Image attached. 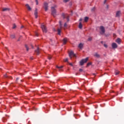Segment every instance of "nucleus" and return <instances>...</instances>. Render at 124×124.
Listing matches in <instances>:
<instances>
[{"mask_svg": "<svg viewBox=\"0 0 124 124\" xmlns=\"http://www.w3.org/2000/svg\"><path fill=\"white\" fill-rule=\"evenodd\" d=\"M100 30L101 31L100 32V34H104L105 33V29L103 26H100Z\"/></svg>", "mask_w": 124, "mask_h": 124, "instance_id": "6", "label": "nucleus"}, {"mask_svg": "<svg viewBox=\"0 0 124 124\" xmlns=\"http://www.w3.org/2000/svg\"><path fill=\"white\" fill-rule=\"evenodd\" d=\"M93 39L92 38V37H89V38H88V41H92V40Z\"/></svg>", "mask_w": 124, "mask_h": 124, "instance_id": "31", "label": "nucleus"}, {"mask_svg": "<svg viewBox=\"0 0 124 124\" xmlns=\"http://www.w3.org/2000/svg\"><path fill=\"white\" fill-rule=\"evenodd\" d=\"M63 19H66L67 22H69V16L66 14H62V15Z\"/></svg>", "mask_w": 124, "mask_h": 124, "instance_id": "3", "label": "nucleus"}, {"mask_svg": "<svg viewBox=\"0 0 124 124\" xmlns=\"http://www.w3.org/2000/svg\"><path fill=\"white\" fill-rule=\"evenodd\" d=\"M36 5H37L38 4V1L37 0H36Z\"/></svg>", "mask_w": 124, "mask_h": 124, "instance_id": "37", "label": "nucleus"}, {"mask_svg": "<svg viewBox=\"0 0 124 124\" xmlns=\"http://www.w3.org/2000/svg\"><path fill=\"white\" fill-rule=\"evenodd\" d=\"M88 21H89V17L86 16V17L84 18V21H85V22H88Z\"/></svg>", "mask_w": 124, "mask_h": 124, "instance_id": "19", "label": "nucleus"}, {"mask_svg": "<svg viewBox=\"0 0 124 124\" xmlns=\"http://www.w3.org/2000/svg\"><path fill=\"white\" fill-rule=\"evenodd\" d=\"M89 61V57H87L85 59H82L79 62L80 65H84V63H86Z\"/></svg>", "mask_w": 124, "mask_h": 124, "instance_id": "2", "label": "nucleus"}, {"mask_svg": "<svg viewBox=\"0 0 124 124\" xmlns=\"http://www.w3.org/2000/svg\"><path fill=\"white\" fill-rule=\"evenodd\" d=\"M116 42L118 43V44H121V39L120 38H118L116 40Z\"/></svg>", "mask_w": 124, "mask_h": 124, "instance_id": "17", "label": "nucleus"}, {"mask_svg": "<svg viewBox=\"0 0 124 124\" xmlns=\"http://www.w3.org/2000/svg\"><path fill=\"white\" fill-rule=\"evenodd\" d=\"M119 74H120V71H115V75H119Z\"/></svg>", "mask_w": 124, "mask_h": 124, "instance_id": "25", "label": "nucleus"}, {"mask_svg": "<svg viewBox=\"0 0 124 124\" xmlns=\"http://www.w3.org/2000/svg\"><path fill=\"white\" fill-rule=\"evenodd\" d=\"M2 121H3V122H4V123H5V122H6L7 121V120L5 118H3Z\"/></svg>", "mask_w": 124, "mask_h": 124, "instance_id": "26", "label": "nucleus"}, {"mask_svg": "<svg viewBox=\"0 0 124 124\" xmlns=\"http://www.w3.org/2000/svg\"><path fill=\"white\" fill-rule=\"evenodd\" d=\"M83 46H84V44L82 43H80L78 45V48H79V49H83Z\"/></svg>", "mask_w": 124, "mask_h": 124, "instance_id": "15", "label": "nucleus"}, {"mask_svg": "<svg viewBox=\"0 0 124 124\" xmlns=\"http://www.w3.org/2000/svg\"><path fill=\"white\" fill-rule=\"evenodd\" d=\"M101 43H103V42L102 41Z\"/></svg>", "mask_w": 124, "mask_h": 124, "instance_id": "49", "label": "nucleus"}, {"mask_svg": "<svg viewBox=\"0 0 124 124\" xmlns=\"http://www.w3.org/2000/svg\"><path fill=\"white\" fill-rule=\"evenodd\" d=\"M90 65H92V62H88L87 64V67H89Z\"/></svg>", "mask_w": 124, "mask_h": 124, "instance_id": "24", "label": "nucleus"}, {"mask_svg": "<svg viewBox=\"0 0 124 124\" xmlns=\"http://www.w3.org/2000/svg\"><path fill=\"white\" fill-rule=\"evenodd\" d=\"M79 71L80 72H82V71H83V69H79Z\"/></svg>", "mask_w": 124, "mask_h": 124, "instance_id": "38", "label": "nucleus"}, {"mask_svg": "<svg viewBox=\"0 0 124 124\" xmlns=\"http://www.w3.org/2000/svg\"><path fill=\"white\" fill-rule=\"evenodd\" d=\"M47 58H48V59L50 60H51V59H52V56H51V55H48V56H47Z\"/></svg>", "mask_w": 124, "mask_h": 124, "instance_id": "28", "label": "nucleus"}, {"mask_svg": "<svg viewBox=\"0 0 124 124\" xmlns=\"http://www.w3.org/2000/svg\"><path fill=\"white\" fill-rule=\"evenodd\" d=\"M57 31H58V34H59V35H61V32L62 31L61 29H58V30H57Z\"/></svg>", "mask_w": 124, "mask_h": 124, "instance_id": "20", "label": "nucleus"}, {"mask_svg": "<svg viewBox=\"0 0 124 124\" xmlns=\"http://www.w3.org/2000/svg\"><path fill=\"white\" fill-rule=\"evenodd\" d=\"M82 18H80V19H79V22H81V21H82Z\"/></svg>", "mask_w": 124, "mask_h": 124, "instance_id": "43", "label": "nucleus"}, {"mask_svg": "<svg viewBox=\"0 0 124 124\" xmlns=\"http://www.w3.org/2000/svg\"><path fill=\"white\" fill-rule=\"evenodd\" d=\"M10 36H11V38H12V39H13L15 37V34H11L10 35Z\"/></svg>", "mask_w": 124, "mask_h": 124, "instance_id": "23", "label": "nucleus"}, {"mask_svg": "<svg viewBox=\"0 0 124 124\" xmlns=\"http://www.w3.org/2000/svg\"><path fill=\"white\" fill-rule=\"evenodd\" d=\"M113 36H114V37H116V34L114 33L113 34Z\"/></svg>", "mask_w": 124, "mask_h": 124, "instance_id": "42", "label": "nucleus"}, {"mask_svg": "<svg viewBox=\"0 0 124 124\" xmlns=\"http://www.w3.org/2000/svg\"><path fill=\"white\" fill-rule=\"evenodd\" d=\"M69 64L71 66H73V64H72V63H70Z\"/></svg>", "mask_w": 124, "mask_h": 124, "instance_id": "40", "label": "nucleus"}, {"mask_svg": "<svg viewBox=\"0 0 124 124\" xmlns=\"http://www.w3.org/2000/svg\"><path fill=\"white\" fill-rule=\"evenodd\" d=\"M106 1H107V0H105L104 1V4H105V3H106Z\"/></svg>", "mask_w": 124, "mask_h": 124, "instance_id": "41", "label": "nucleus"}, {"mask_svg": "<svg viewBox=\"0 0 124 124\" xmlns=\"http://www.w3.org/2000/svg\"><path fill=\"white\" fill-rule=\"evenodd\" d=\"M25 48H26L27 51H29V47L28 46V45H25Z\"/></svg>", "mask_w": 124, "mask_h": 124, "instance_id": "27", "label": "nucleus"}, {"mask_svg": "<svg viewBox=\"0 0 124 124\" xmlns=\"http://www.w3.org/2000/svg\"><path fill=\"white\" fill-rule=\"evenodd\" d=\"M67 61H68V59H67V58H66L64 60V61L65 62H67Z\"/></svg>", "mask_w": 124, "mask_h": 124, "instance_id": "36", "label": "nucleus"}, {"mask_svg": "<svg viewBox=\"0 0 124 124\" xmlns=\"http://www.w3.org/2000/svg\"><path fill=\"white\" fill-rule=\"evenodd\" d=\"M51 15L53 16V17H56V15H57V10L56 8H57V5H54L53 7H51Z\"/></svg>", "mask_w": 124, "mask_h": 124, "instance_id": "1", "label": "nucleus"}, {"mask_svg": "<svg viewBox=\"0 0 124 124\" xmlns=\"http://www.w3.org/2000/svg\"><path fill=\"white\" fill-rule=\"evenodd\" d=\"M20 81H21V82H23V80H21Z\"/></svg>", "mask_w": 124, "mask_h": 124, "instance_id": "48", "label": "nucleus"}, {"mask_svg": "<svg viewBox=\"0 0 124 124\" xmlns=\"http://www.w3.org/2000/svg\"><path fill=\"white\" fill-rule=\"evenodd\" d=\"M93 56H94V57H95V58H100V55L98 53H97L96 52H95L93 54Z\"/></svg>", "mask_w": 124, "mask_h": 124, "instance_id": "11", "label": "nucleus"}, {"mask_svg": "<svg viewBox=\"0 0 124 124\" xmlns=\"http://www.w3.org/2000/svg\"><path fill=\"white\" fill-rule=\"evenodd\" d=\"M111 46L113 49H116V48H118V45L117 44H116V43H112Z\"/></svg>", "mask_w": 124, "mask_h": 124, "instance_id": "7", "label": "nucleus"}, {"mask_svg": "<svg viewBox=\"0 0 124 124\" xmlns=\"http://www.w3.org/2000/svg\"><path fill=\"white\" fill-rule=\"evenodd\" d=\"M70 0H63V2H68Z\"/></svg>", "mask_w": 124, "mask_h": 124, "instance_id": "29", "label": "nucleus"}, {"mask_svg": "<svg viewBox=\"0 0 124 124\" xmlns=\"http://www.w3.org/2000/svg\"><path fill=\"white\" fill-rule=\"evenodd\" d=\"M31 60H33V58L32 57L30 58Z\"/></svg>", "mask_w": 124, "mask_h": 124, "instance_id": "45", "label": "nucleus"}, {"mask_svg": "<svg viewBox=\"0 0 124 124\" xmlns=\"http://www.w3.org/2000/svg\"><path fill=\"white\" fill-rule=\"evenodd\" d=\"M16 80V81H18V80H19V78H17Z\"/></svg>", "mask_w": 124, "mask_h": 124, "instance_id": "46", "label": "nucleus"}, {"mask_svg": "<svg viewBox=\"0 0 124 124\" xmlns=\"http://www.w3.org/2000/svg\"><path fill=\"white\" fill-rule=\"evenodd\" d=\"M69 57L70 59H72V58H76V54H74V52L72 51H71L69 53Z\"/></svg>", "mask_w": 124, "mask_h": 124, "instance_id": "4", "label": "nucleus"}, {"mask_svg": "<svg viewBox=\"0 0 124 124\" xmlns=\"http://www.w3.org/2000/svg\"><path fill=\"white\" fill-rule=\"evenodd\" d=\"M44 8H45V11H47V10H48V3H44Z\"/></svg>", "mask_w": 124, "mask_h": 124, "instance_id": "9", "label": "nucleus"}, {"mask_svg": "<svg viewBox=\"0 0 124 124\" xmlns=\"http://www.w3.org/2000/svg\"><path fill=\"white\" fill-rule=\"evenodd\" d=\"M16 28V25L14 24L13 27V29H15Z\"/></svg>", "mask_w": 124, "mask_h": 124, "instance_id": "35", "label": "nucleus"}, {"mask_svg": "<svg viewBox=\"0 0 124 124\" xmlns=\"http://www.w3.org/2000/svg\"><path fill=\"white\" fill-rule=\"evenodd\" d=\"M59 23H60L61 28H62V21H59Z\"/></svg>", "mask_w": 124, "mask_h": 124, "instance_id": "33", "label": "nucleus"}, {"mask_svg": "<svg viewBox=\"0 0 124 124\" xmlns=\"http://www.w3.org/2000/svg\"><path fill=\"white\" fill-rule=\"evenodd\" d=\"M9 10H10V8H3L2 9V11L4 12V11H9Z\"/></svg>", "mask_w": 124, "mask_h": 124, "instance_id": "16", "label": "nucleus"}, {"mask_svg": "<svg viewBox=\"0 0 124 124\" xmlns=\"http://www.w3.org/2000/svg\"><path fill=\"white\" fill-rule=\"evenodd\" d=\"M104 47H105V48H108V46L107 44H104Z\"/></svg>", "mask_w": 124, "mask_h": 124, "instance_id": "32", "label": "nucleus"}, {"mask_svg": "<svg viewBox=\"0 0 124 124\" xmlns=\"http://www.w3.org/2000/svg\"><path fill=\"white\" fill-rule=\"evenodd\" d=\"M4 77H5V78H10V79H12V77L7 76L6 74L4 75Z\"/></svg>", "mask_w": 124, "mask_h": 124, "instance_id": "22", "label": "nucleus"}, {"mask_svg": "<svg viewBox=\"0 0 124 124\" xmlns=\"http://www.w3.org/2000/svg\"><path fill=\"white\" fill-rule=\"evenodd\" d=\"M121 11H118L117 12H116L115 16L117 17V18H119L120 16H121Z\"/></svg>", "mask_w": 124, "mask_h": 124, "instance_id": "8", "label": "nucleus"}, {"mask_svg": "<svg viewBox=\"0 0 124 124\" xmlns=\"http://www.w3.org/2000/svg\"><path fill=\"white\" fill-rule=\"evenodd\" d=\"M67 42V38H64L63 39V44L65 45V44H66Z\"/></svg>", "mask_w": 124, "mask_h": 124, "instance_id": "14", "label": "nucleus"}, {"mask_svg": "<svg viewBox=\"0 0 124 124\" xmlns=\"http://www.w3.org/2000/svg\"><path fill=\"white\" fill-rule=\"evenodd\" d=\"M64 27L65 28H66V27H67V24L66 23V22H65L64 24Z\"/></svg>", "mask_w": 124, "mask_h": 124, "instance_id": "30", "label": "nucleus"}, {"mask_svg": "<svg viewBox=\"0 0 124 124\" xmlns=\"http://www.w3.org/2000/svg\"><path fill=\"white\" fill-rule=\"evenodd\" d=\"M37 14H38L37 9L36 8L35 10V11H34V15H35V17L36 19H37V18L38 17Z\"/></svg>", "mask_w": 124, "mask_h": 124, "instance_id": "12", "label": "nucleus"}, {"mask_svg": "<svg viewBox=\"0 0 124 124\" xmlns=\"http://www.w3.org/2000/svg\"><path fill=\"white\" fill-rule=\"evenodd\" d=\"M113 97H115V96H114Z\"/></svg>", "mask_w": 124, "mask_h": 124, "instance_id": "51", "label": "nucleus"}, {"mask_svg": "<svg viewBox=\"0 0 124 124\" xmlns=\"http://www.w3.org/2000/svg\"><path fill=\"white\" fill-rule=\"evenodd\" d=\"M28 10H29V11H31V6H30V5L28 4H27L25 5Z\"/></svg>", "mask_w": 124, "mask_h": 124, "instance_id": "13", "label": "nucleus"}, {"mask_svg": "<svg viewBox=\"0 0 124 124\" xmlns=\"http://www.w3.org/2000/svg\"><path fill=\"white\" fill-rule=\"evenodd\" d=\"M41 28L43 31V32H47V28H46V26L44 25V24H42L41 25Z\"/></svg>", "mask_w": 124, "mask_h": 124, "instance_id": "5", "label": "nucleus"}, {"mask_svg": "<svg viewBox=\"0 0 124 124\" xmlns=\"http://www.w3.org/2000/svg\"><path fill=\"white\" fill-rule=\"evenodd\" d=\"M63 66H59L58 65L56 66V68H58V69H59V70H61V69H62V68Z\"/></svg>", "mask_w": 124, "mask_h": 124, "instance_id": "21", "label": "nucleus"}, {"mask_svg": "<svg viewBox=\"0 0 124 124\" xmlns=\"http://www.w3.org/2000/svg\"><path fill=\"white\" fill-rule=\"evenodd\" d=\"M35 53L36 54V55H39L40 53V49L39 48V47H38L37 48V49L35 50Z\"/></svg>", "mask_w": 124, "mask_h": 124, "instance_id": "10", "label": "nucleus"}, {"mask_svg": "<svg viewBox=\"0 0 124 124\" xmlns=\"http://www.w3.org/2000/svg\"><path fill=\"white\" fill-rule=\"evenodd\" d=\"M35 34L36 36H38V33H37V32H36Z\"/></svg>", "mask_w": 124, "mask_h": 124, "instance_id": "39", "label": "nucleus"}, {"mask_svg": "<svg viewBox=\"0 0 124 124\" xmlns=\"http://www.w3.org/2000/svg\"><path fill=\"white\" fill-rule=\"evenodd\" d=\"M17 41H20V39H18V40H17Z\"/></svg>", "mask_w": 124, "mask_h": 124, "instance_id": "47", "label": "nucleus"}, {"mask_svg": "<svg viewBox=\"0 0 124 124\" xmlns=\"http://www.w3.org/2000/svg\"><path fill=\"white\" fill-rule=\"evenodd\" d=\"M23 28H24V26H22L21 27V29H23Z\"/></svg>", "mask_w": 124, "mask_h": 124, "instance_id": "44", "label": "nucleus"}, {"mask_svg": "<svg viewBox=\"0 0 124 124\" xmlns=\"http://www.w3.org/2000/svg\"><path fill=\"white\" fill-rule=\"evenodd\" d=\"M83 27V25H82V23L81 22H79V25H78V28L79 29H82V28Z\"/></svg>", "mask_w": 124, "mask_h": 124, "instance_id": "18", "label": "nucleus"}, {"mask_svg": "<svg viewBox=\"0 0 124 124\" xmlns=\"http://www.w3.org/2000/svg\"><path fill=\"white\" fill-rule=\"evenodd\" d=\"M6 49H7V50H8V49L7 47H6Z\"/></svg>", "mask_w": 124, "mask_h": 124, "instance_id": "50", "label": "nucleus"}, {"mask_svg": "<svg viewBox=\"0 0 124 124\" xmlns=\"http://www.w3.org/2000/svg\"><path fill=\"white\" fill-rule=\"evenodd\" d=\"M92 11H94L95 10V8L93 7L91 9Z\"/></svg>", "mask_w": 124, "mask_h": 124, "instance_id": "34", "label": "nucleus"}]
</instances>
